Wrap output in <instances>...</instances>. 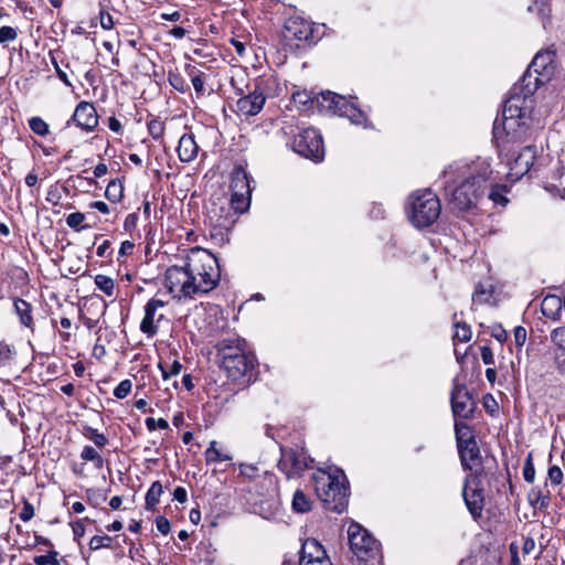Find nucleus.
<instances>
[{
	"instance_id": "37",
	"label": "nucleus",
	"mask_w": 565,
	"mask_h": 565,
	"mask_svg": "<svg viewBox=\"0 0 565 565\" xmlns=\"http://www.w3.org/2000/svg\"><path fill=\"white\" fill-rule=\"evenodd\" d=\"M81 458L84 461H92L97 469L103 468L104 459L99 452L92 446H85L81 452Z\"/></svg>"
},
{
	"instance_id": "12",
	"label": "nucleus",
	"mask_w": 565,
	"mask_h": 565,
	"mask_svg": "<svg viewBox=\"0 0 565 565\" xmlns=\"http://www.w3.org/2000/svg\"><path fill=\"white\" fill-rule=\"evenodd\" d=\"M330 497L319 498L327 509L341 513L348 503V488L345 486V476L342 471H338V481L333 484Z\"/></svg>"
},
{
	"instance_id": "14",
	"label": "nucleus",
	"mask_w": 565,
	"mask_h": 565,
	"mask_svg": "<svg viewBox=\"0 0 565 565\" xmlns=\"http://www.w3.org/2000/svg\"><path fill=\"white\" fill-rule=\"evenodd\" d=\"M463 499L472 516L481 515L483 509V490L479 487L476 476H470L463 487Z\"/></svg>"
},
{
	"instance_id": "39",
	"label": "nucleus",
	"mask_w": 565,
	"mask_h": 565,
	"mask_svg": "<svg viewBox=\"0 0 565 565\" xmlns=\"http://www.w3.org/2000/svg\"><path fill=\"white\" fill-rule=\"evenodd\" d=\"M292 508L295 511L300 512V513H303V512H307L310 510V502L302 491L297 490L294 493Z\"/></svg>"
},
{
	"instance_id": "19",
	"label": "nucleus",
	"mask_w": 565,
	"mask_h": 565,
	"mask_svg": "<svg viewBox=\"0 0 565 565\" xmlns=\"http://www.w3.org/2000/svg\"><path fill=\"white\" fill-rule=\"evenodd\" d=\"M323 546L316 539H307L300 551L299 565H310L311 563L328 559Z\"/></svg>"
},
{
	"instance_id": "46",
	"label": "nucleus",
	"mask_w": 565,
	"mask_h": 565,
	"mask_svg": "<svg viewBox=\"0 0 565 565\" xmlns=\"http://www.w3.org/2000/svg\"><path fill=\"white\" fill-rule=\"evenodd\" d=\"M18 38V31L15 28L4 25L0 28V44H7L15 41Z\"/></svg>"
},
{
	"instance_id": "58",
	"label": "nucleus",
	"mask_w": 565,
	"mask_h": 565,
	"mask_svg": "<svg viewBox=\"0 0 565 565\" xmlns=\"http://www.w3.org/2000/svg\"><path fill=\"white\" fill-rule=\"evenodd\" d=\"M481 360L486 365H491L494 363V355L492 350L489 347L481 348Z\"/></svg>"
},
{
	"instance_id": "27",
	"label": "nucleus",
	"mask_w": 565,
	"mask_h": 565,
	"mask_svg": "<svg viewBox=\"0 0 565 565\" xmlns=\"http://www.w3.org/2000/svg\"><path fill=\"white\" fill-rule=\"evenodd\" d=\"M58 269L63 277H68V275L78 274L82 271L86 265L85 260L77 256L73 258L72 256H62L58 259Z\"/></svg>"
},
{
	"instance_id": "54",
	"label": "nucleus",
	"mask_w": 565,
	"mask_h": 565,
	"mask_svg": "<svg viewBox=\"0 0 565 565\" xmlns=\"http://www.w3.org/2000/svg\"><path fill=\"white\" fill-rule=\"evenodd\" d=\"M146 426L149 430H154L157 427L160 429L169 428L168 422L163 418L156 420L154 418L149 417L146 419Z\"/></svg>"
},
{
	"instance_id": "18",
	"label": "nucleus",
	"mask_w": 565,
	"mask_h": 565,
	"mask_svg": "<svg viewBox=\"0 0 565 565\" xmlns=\"http://www.w3.org/2000/svg\"><path fill=\"white\" fill-rule=\"evenodd\" d=\"M457 448L463 469L476 472L481 469L482 457L477 440Z\"/></svg>"
},
{
	"instance_id": "33",
	"label": "nucleus",
	"mask_w": 565,
	"mask_h": 565,
	"mask_svg": "<svg viewBox=\"0 0 565 565\" xmlns=\"http://www.w3.org/2000/svg\"><path fill=\"white\" fill-rule=\"evenodd\" d=\"M162 492V484L159 481H154L146 494V509L154 510L156 505L159 503Z\"/></svg>"
},
{
	"instance_id": "34",
	"label": "nucleus",
	"mask_w": 565,
	"mask_h": 565,
	"mask_svg": "<svg viewBox=\"0 0 565 565\" xmlns=\"http://www.w3.org/2000/svg\"><path fill=\"white\" fill-rule=\"evenodd\" d=\"M68 192V188L60 186L57 183H54L49 186L45 200L53 205H58L63 198V193L67 195Z\"/></svg>"
},
{
	"instance_id": "26",
	"label": "nucleus",
	"mask_w": 565,
	"mask_h": 565,
	"mask_svg": "<svg viewBox=\"0 0 565 565\" xmlns=\"http://www.w3.org/2000/svg\"><path fill=\"white\" fill-rule=\"evenodd\" d=\"M495 288L491 279L477 284L472 294L473 305H486L494 301Z\"/></svg>"
},
{
	"instance_id": "16",
	"label": "nucleus",
	"mask_w": 565,
	"mask_h": 565,
	"mask_svg": "<svg viewBox=\"0 0 565 565\" xmlns=\"http://www.w3.org/2000/svg\"><path fill=\"white\" fill-rule=\"evenodd\" d=\"M266 97L263 92H258L257 88L243 95L236 103L237 113L243 116H255L264 107Z\"/></svg>"
},
{
	"instance_id": "60",
	"label": "nucleus",
	"mask_w": 565,
	"mask_h": 565,
	"mask_svg": "<svg viewBox=\"0 0 565 565\" xmlns=\"http://www.w3.org/2000/svg\"><path fill=\"white\" fill-rule=\"evenodd\" d=\"M100 25L105 30H110L114 26L113 17L108 12L100 11Z\"/></svg>"
},
{
	"instance_id": "47",
	"label": "nucleus",
	"mask_w": 565,
	"mask_h": 565,
	"mask_svg": "<svg viewBox=\"0 0 565 565\" xmlns=\"http://www.w3.org/2000/svg\"><path fill=\"white\" fill-rule=\"evenodd\" d=\"M168 81L175 90L180 93H185L188 90V85L180 74L169 73Z\"/></svg>"
},
{
	"instance_id": "50",
	"label": "nucleus",
	"mask_w": 565,
	"mask_h": 565,
	"mask_svg": "<svg viewBox=\"0 0 565 565\" xmlns=\"http://www.w3.org/2000/svg\"><path fill=\"white\" fill-rule=\"evenodd\" d=\"M132 383L130 380L121 381L114 390V396L122 399L125 398L131 391Z\"/></svg>"
},
{
	"instance_id": "17",
	"label": "nucleus",
	"mask_w": 565,
	"mask_h": 565,
	"mask_svg": "<svg viewBox=\"0 0 565 565\" xmlns=\"http://www.w3.org/2000/svg\"><path fill=\"white\" fill-rule=\"evenodd\" d=\"M72 118L78 127L86 131H93L98 125L96 109L94 105L88 102H81Z\"/></svg>"
},
{
	"instance_id": "51",
	"label": "nucleus",
	"mask_w": 565,
	"mask_h": 565,
	"mask_svg": "<svg viewBox=\"0 0 565 565\" xmlns=\"http://www.w3.org/2000/svg\"><path fill=\"white\" fill-rule=\"evenodd\" d=\"M159 367L161 370L163 380H168L171 376L178 375L182 370V365L179 361H173L169 369H166L161 363L159 364Z\"/></svg>"
},
{
	"instance_id": "48",
	"label": "nucleus",
	"mask_w": 565,
	"mask_h": 565,
	"mask_svg": "<svg viewBox=\"0 0 565 565\" xmlns=\"http://www.w3.org/2000/svg\"><path fill=\"white\" fill-rule=\"evenodd\" d=\"M111 541H113L111 537L108 535H104V536L95 535L89 541V548L93 551H96L102 547H109Z\"/></svg>"
},
{
	"instance_id": "1",
	"label": "nucleus",
	"mask_w": 565,
	"mask_h": 565,
	"mask_svg": "<svg viewBox=\"0 0 565 565\" xmlns=\"http://www.w3.org/2000/svg\"><path fill=\"white\" fill-rule=\"evenodd\" d=\"M554 57L553 51L539 52L520 82L512 86L503 107L504 128L495 132L503 149L511 148L532 136L534 129L529 121V113H532L533 108V94L553 75Z\"/></svg>"
},
{
	"instance_id": "2",
	"label": "nucleus",
	"mask_w": 565,
	"mask_h": 565,
	"mask_svg": "<svg viewBox=\"0 0 565 565\" xmlns=\"http://www.w3.org/2000/svg\"><path fill=\"white\" fill-rule=\"evenodd\" d=\"M184 265H173L164 273L163 286L173 299H196L220 282L221 273L217 258L210 249H190Z\"/></svg>"
},
{
	"instance_id": "21",
	"label": "nucleus",
	"mask_w": 565,
	"mask_h": 565,
	"mask_svg": "<svg viewBox=\"0 0 565 565\" xmlns=\"http://www.w3.org/2000/svg\"><path fill=\"white\" fill-rule=\"evenodd\" d=\"M338 471L339 470H337L335 473H331L324 470H319L312 475L315 490L318 498L330 497L328 493L331 492L333 484L338 481Z\"/></svg>"
},
{
	"instance_id": "28",
	"label": "nucleus",
	"mask_w": 565,
	"mask_h": 565,
	"mask_svg": "<svg viewBox=\"0 0 565 565\" xmlns=\"http://www.w3.org/2000/svg\"><path fill=\"white\" fill-rule=\"evenodd\" d=\"M13 306L20 323L26 328H33L32 306L20 298L14 300Z\"/></svg>"
},
{
	"instance_id": "22",
	"label": "nucleus",
	"mask_w": 565,
	"mask_h": 565,
	"mask_svg": "<svg viewBox=\"0 0 565 565\" xmlns=\"http://www.w3.org/2000/svg\"><path fill=\"white\" fill-rule=\"evenodd\" d=\"M552 493L547 483L533 487L527 493V501L534 509L546 510L551 505Z\"/></svg>"
},
{
	"instance_id": "10",
	"label": "nucleus",
	"mask_w": 565,
	"mask_h": 565,
	"mask_svg": "<svg viewBox=\"0 0 565 565\" xmlns=\"http://www.w3.org/2000/svg\"><path fill=\"white\" fill-rule=\"evenodd\" d=\"M313 460L303 449H282L278 468L287 478L300 476L306 469L311 467Z\"/></svg>"
},
{
	"instance_id": "45",
	"label": "nucleus",
	"mask_w": 565,
	"mask_h": 565,
	"mask_svg": "<svg viewBox=\"0 0 565 565\" xmlns=\"http://www.w3.org/2000/svg\"><path fill=\"white\" fill-rule=\"evenodd\" d=\"M523 478L526 482L533 483L535 480V468L532 459V455L530 454L527 458L525 459V462L523 465Z\"/></svg>"
},
{
	"instance_id": "63",
	"label": "nucleus",
	"mask_w": 565,
	"mask_h": 565,
	"mask_svg": "<svg viewBox=\"0 0 565 565\" xmlns=\"http://www.w3.org/2000/svg\"><path fill=\"white\" fill-rule=\"evenodd\" d=\"M173 498L180 503H184L188 499L186 490L182 487H177L173 491Z\"/></svg>"
},
{
	"instance_id": "42",
	"label": "nucleus",
	"mask_w": 565,
	"mask_h": 565,
	"mask_svg": "<svg viewBox=\"0 0 565 565\" xmlns=\"http://www.w3.org/2000/svg\"><path fill=\"white\" fill-rule=\"evenodd\" d=\"M33 562L35 565H61L56 551H50L45 555H36L33 557Z\"/></svg>"
},
{
	"instance_id": "57",
	"label": "nucleus",
	"mask_w": 565,
	"mask_h": 565,
	"mask_svg": "<svg viewBox=\"0 0 565 565\" xmlns=\"http://www.w3.org/2000/svg\"><path fill=\"white\" fill-rule=\"evenodd\" d=\"M33 515H34V509H33L32 504L29 502H25L20 512V519L23 522H28L33 518Z\"/></svg>"
},
{
	"instance_id": "9",
	"label": "nucleus",
	"mask_w": 565,
	"mask_h": 565,
	"mask_svg": "<svg viewBox=\"0 0 565 565\" xmlns=\"http://www.w3.org/2000/svg\"><path fill=\"white\" fill-rule=\"evenodd\" d=\"M290 146L295 152L315 162L322 161L324 157L322 137L313 128L301 130L295 135Z\"/></svg>"
},
{
	"instance_id": "55",
	"label": "nucleus",
	"mask_w": 565,
	"mask_h": 565,
	"mask_svg": "<svg viewBox=\"0 0 565 565\" xmlns=\"http://www.w3.org/2000/svg\"><path fill=\"white\" fill-rule=\"evenodd\" d=\"M526 341V329L522 326H518L514 329V343L516 347H523Z\"/></svg>"
},
{
	"instance_id": "53",
	"label": "nucleus",
	"mask_w": 565,
	"mask_h": 565,
	"mask_svg": "<svg viewBox=\"0 0 565 565\" xmlns=\"http://www.w3.org/2000/svg\"><path fill=\"white\" fill-rule=\"evenodd\" d=\"M239 472L248 480H253L254 478H256L258 469L253 465L243 463L239 466Z\"/></svg>"
},
{
	"instance_id": "3",
	"label": "nucleus",
	"mask_w": 565,
	"mask_h": 565,
	"mask_svg": "<svg viewBox=\"0 0 565 565\" xmlns=\"http://www.w3.org/2000/svg\"><path fill=\"white\" fill-rule=\"evenodd\" d=\"M445 190L450 195L449 204L454 210L470 211L483 199L491 185L490 159L478 157L471 161L449 164L444 170Z\"/></svg>"
},
{
	"instance_id": "32",
	"label": "nucleus",
	"mask_w": 565,
	"mask_h": 565,
	"mask_svg": "<svg viewBox=\"0 0 565 565\" xmlns=\"http://www.w3.org/2000/svg\"><path fill=\"white\" fill-rule=\"evenodd\" d=\"M252 194L231 192V207L236 213H244L249 209Z\"/></svg>"
},
{
	"instance_id": "41",
	"label": "nucleus",
	"mask_w": 565,
	"mask_h": 565,
	"mask_svg": "<svg viewBox=\"0 0 565 565\" xmlns=\"http://www.w3.org/2000/svg\"><path fill=\"white\" fill-rule=\"evenodd\" d=\"M30 129L38 136L45 137L49 135V125L41 117H32L29 119Z\"/></svg>"
},
{
	"instance_id": "56",
	"label": "nucleus",
	"mask_w": 565,
	"mask_h": 565,
	"mask_svg": "<svg viewBox=\"0 0 565 565\" xmlns=\"http://www.w3.org/2000/svg\"><path fill=\"white\" fill-rule=\"evenodd\" d=\"M156 526L163 535H167L171 529L169 520L161 515L156 519Z\"/></svg>"
},
{
	"instance_id": "20",
	"label": "nucleus",
	"mask_w": 565,
	"mask_h": 565,
	"mask_svg": "<svg viewBox=\"0 0 565 565\" xmlns=\"http://www.w3.org/2000/svg\"><path fill=\"white\" fill-rule=\"evenodd\" d=\"M550 340L556 349L554 358L556 369L565 375V326L553 329L550 333Z\"/></svg>"
},
{
	"instance_id": "59",
	"label": "nucleus",
	"mask_w": 565,
	"mask_h": 565,
	"mask_svg": "<svg viewBox=\"0 0 565 565\" xmlns=\"http://www.w3.org/2000/svg\"><path fill=\"white\" fill-rule=\"evenodd\" d=\"M52 63L54 65V68L56 71V74H57V77L66 85V86H72V83L71 81L68 79V76L67 74L60 67V65L57 64L56 60L53 57L52 58Z\"/></svg>"
},
{
	"instance_id": "7",
	"label": "nucleus",
	"mask_w": 565,
	"mask_h": 565,
	"mask_svg": "<svg viewBox=\"0 0 565 565\" xmlns=\"http://www.w3.org/2000/svg\"><path fill=\"white\" fill-rule=\"evenodd\" d=\"M319 109L347 117L352 124L371 128L372 125L366 115L354 103L349 102L344 96L333 92L321 93L317 97Z\"/></svg>"
},
{
	"instance_id": "8",
	"label": "nucleus",
	"mask_w": 565,
	"mask_h": 565,
	"mask_svg": "<svg viewBox=\"0 0 565 565\" xmlns=\"http://www.w3.org/2000/svg\"><path fill=\"white\" fill-rule=\"evenodd\" d=\"M350 548L361 562L375 561L380 555L377 541L360 524L352 523L348 529Z\"/></svg>"
},
{
	"instance_id": "6",
	"label": "nucleus",
	"mask_w": 565,
	"mask_h": 565,
	"mask_svg": "<svg viewBox=\"0 0 565 565\" xmlns=\"http://www.w3.org/2000/svg\"><path fill=\"white\" fill-rule=\"evenodd\" d=\"M409 221L418 228L434 224L441 211L438 196L430 190L416 191L409 196Z\"/></svg>"
},
{
	"instance_id": "44",
	"label": "nucleus",
	"mask_w": 565,
	"mask_h": 565,
	"mask_svg": "<svg viewBox=\"0 0 565 565\" xmlns=\"http://www.w3.org/2000/svg\"><path fill=\"white\" fill-rule=\"evenodd\" d=\"M455 339L460 342H468L471 339V329L467 323L455 322Z\"/></svg>"
},
{
	"instance_id": "29",
	"label": "nucleus",
	"mask_w": 565,
	"mask_h": 565,
	"mask_svg": "<svg viewBox=\"0 0 565 565\" xmlns=\"http://www.w3.org/2000/svg\"><path fill=\"white\" fill-rule=\"evenodd\" d=\"M185 71L191 78V83L198 96L205 94V75L194 66L186 65Z\"/></svg>"
},
{
	"instance_id": "49",
	"label": "nucleus",
	"mask_w": 565,
	"mask_h": 565,
	"mask_svg": "<svg viewBox=\"0 0 565 565\" xmlns=\"http://www.w3.org/2000/svg\"><path fill=\"white\" fill-rule=\"evenodd\" d=\"M547 479L552 486H558L563 482L564 475L558 466H551L547 470Z\"/></svg>"
},
{
	"instance_id": "24",
	"label": "nucleus",
	"mask_w": 565,
	"mask_h": 565,
	"mask_svg": "<svg viewBox=\"0 0 565 565\" xmlns=\"http://www.w3.org/2000/svg\"><path fill=\"white\" fill-rule=\"evenodd\" d=\"M563 306L564 302H562L561 297L556 295H547L541 303V311L545 318L552 321H559L562 318Z\"/></svg>"
},
{
	"instance_id": "64",
	"label": "nucleus",
	"mask_w": 565,
	"mask_h": 565,
	"mask_svg": "<svg viewBox=\"0 0 565 565\" xmlns=\"http://www.w3.org/2000/svg\"><path fill=\"white\" fill-rule=\"evenodd\" d=\"M294 100L302 106H307L308 103H312L311 98L306 93L294 94Z\"/></svg>"
},
{
	"instance_id": "15",
	"label": "nucleus",
	"mask_w": 565,
	"mask_h": 565,
	"mask_svg": "<svg viewBox=\"0 0 565 565\" xmlns=\"http://www.w3.org/2000/svg\"><path fill=\"white\" fill-rule=\"evenodd\" d=\"M312 28L310 22L300 18H289L284 26V38L286 41L307 42L312 39Z\"/></svg>"
},
{
	"instance_id": "36",
	"label": "nucleus",
	"mask_w": 565,
	"mask_h": 565,
	"mask_svg": "<svg viewBox=\"0 0 565 565\" xmlns=\"http://www.w3.org/2000/svg\"><path fill=\"white\" fill-rule=\"evenodd\" d=\"M149 135L154 139H162L166 130V122L157 117H151L147 122Z\"/></svg>"
},
{
	"instance_id": "5",
	"label": "nucleus",
	"mask_w": 565,
	"mask_h": 565,
	"mask_svg": "<svg viewBox=\"0 0 565 565\" xmlns=\"http://www.w3.org/2000/svg\"><path fill=\"white\" fill-rule=\"evenodd\" d=\"M221 367L230 381L247 384L252 381L255 359L246 352L245 341L239 338L224 339L217 345Z\"/></svg>"
},
{
	"instance_id": "40",
	"label": "nucleus",
	"mask_w": 565,
	"mask_h": 565,
	"mask_svg": "<svg viewBox=\"0 0 565 565\" xmlns=\"http://www.w3.org/2000/svg\"><path fill=\"white\" fill-rule=\"evenodd\" d=\"M95 284L98 287L99 290L105 292L108 297H111L114 295V280L105 275H97L95 277Z\"/></svg>"
},
{
	"instance_id": "23",
	"label": "nucleus",
	"mask_w": 565,
	"mask_h": 565,
	"mask_svg": "<svg viewBox=\"0 0 565 565\" xmlns=\"http://www.w3.org/2000/svg\"><path fill=\"white\" fill-rule=\"evenodd\" d=\"M177 152L181 162L188 163L193 161L199 152V146L194 140V136L191 134H184L181 136L179 139Z\"/></svg>"
},
{
	"instance_id": "4",
	"label": "nucleus",
	"mask_w": 565,
	"mask_h": 565,
	"mask_svg": "<svg viewBox=\"0 0 565 565\" xmlns=\"http://www.w3.org/2000/svg\"><path fill=\"white\" fill-rule=\"evenodd\" d=\"M529 121L534 129L532 136L527 140H524L508 149H503L500 146V140L495 135L497 130L502 131L504 128V115L502 114L501 125H499L497 121L493 125V138L497 143L499 156L507 160V166L509 168L507 177L511 182L518 181L529 172L539 152L537 147L533 141L543 126L541 125L540 120H536L532 117V113H529Z\"/></svg>"
},
{
	"instance_id": "11",
	"label": "nucleus",
	"mask_w": 565,
	"mask_h": 565,
	"mask_svg": "<svg viewBox=\"0 0 565 565\" xmlns=\"http://www.w3.org/2000/svg\"><path fill=\"white\" fill-rule=\"evenodd\" d=\"M166 306L163 300L152 298L145 306V316L140 323V330L148 337H153L158 331V324L163 319L160 310Z\"/></svg>"
},
{
	"instance_id": "30",
	"label": "nucleus",
	"mask_w": 565,
	"mask_h": 565,
	"mask_svg": "<svg viewBox=\"0 0 565 565\" xmlns=\"http://www.w3.org/2000/svg\"><path fill=\"white\" fill-rule=\"evenodd\" d=\"M204 456L207 463L231 461L233 459L231 454L223 452L221 449L217 448V443L215 440H212L210 443V446L205 450Z\"/></svg>"
},
{
	"instance_id": "62",
	"label": "nucleus",
	"mask_w": 565,
	"mask_h": 565,
	"mask_svg": "<svg viewBox=\"0 0 565 565\" xmlns=\"http://www.w3.org/2000/svg\"><path fill=\"white\" fill-rule=\"evenodd\" d=\"M12 356V351L9 345L0 344V363L8 362Z\"/></svg>"
},
{
	"instance_id": "25",
	"label": "nucleus",
	"mask_w": 565,
	"mask_h": 565,
	"mask_svg": "<svg viewBox=\"0 0 565 565\" xmlns=\"http://www.w3.org/2000/svg\"><path fill=\"white\" fill-rule=\"evenodd\" d=\"M231 192L252 194L249 175L242 167H235L231 175Z\"/></svg>"
},
{
	"instance_id": "43",
	"label": "nucleus",
	"mask_w": 565,
	"mask_h": 565,
	"mask_svg": "<svg viewBox=\"0 0 565 565\" xmlns=\"http://www.w3.org/2000/svg\"><path fill=\"white\" fill-rule=\"evenodd\" d=\"M84 436L100 448L106 446L108 443L107 436L102 433H98V430L93 427H87L85 429Z\"/></svg>"
},
{
	"instance_id": "35",
	"label": "nucleus",
	"mask_w": 565,
	"mask_h": 565,
	"mask_svg": "<svg viewBox=\"0 0 565 565\" xmlns=\"http://www.w3.org/2000/svg\"><path fill=\"white\" fill-rule=\"evenodd\" d=\"M105 195L111 202H119L124 196L122 183L119 180L110 181L106 188Z\"/></svg>"
},
{
	"instance_id": "52",
	"label": "nucleus",
	"mask_w": 565,
	"mask_h": 565,
	"mask_svg": "<svg viewBox=\"0 0 565 565\" xmlns=\"http://www.w3.org/2000/svg\"><path fill=\"white\" fill-rule=\"evenodd\" d=\"M503 189L492 188L489 191L488 199L493 202L494 205L505 206L509 200L502 193Z\"/></svg>"
},
{
	"instance_id": "61",
	"label": "nucleus",
	"mask_w": 565,
	"mask_h": 565,
	"mask_svg": "<svg viewBox=\"0 0 565 565\" xmlns=\"http://www.w3.org/2000/svg\"><path fill=\"white\" fill-rule=\"evenodd\" d=\"M491 335L493 338H495L501 343L507 341V339H508L507 331L502 327H500V326L493 328V330L491 332Z\"/></svg>"
},
{
	"instance_id": "13",
	"label": "nucleus",
	"mask_w": 565,
	"mask_h": 565,
	"mask_svg": "<svg viewBox=\"0 0 565 565\" xmlns=\"http://www.w3.org/2000/svg\"><path fill=\"white\" fill-rule=\"evenodd\" d=\"M451 409L455 418L468 419L475 411V403L470 393L463 387L456 385L451 393Z\"/></svg>"
},
{
	"instance_id": "31",
	"label": "nucleus",
	"mask_w": 565,
	"mask_h": 565,
	"mask_svg": "<svg viewBox=\"0 0 565 565\" xmlns=\"http://www.w3.org/2000/svg\"><path fill=\"white\" fill-rule=\"evenodd\" d=\"M455 435L457 447L476 441L469 425L463 422H455Z\"/></svg>"
},
{
	"instance_id": "38",
	"label": "nucleus",
	"mask_w": 565,
	"mask_h": 565,
	"mask_svg": "<svg viewBox=\"0 0 565 565\" xmlns=\"http://www.w3.org/2000/svg\"><path fill=\"white\" fill-rule=\"evenodd\" d=\"M86 218V214L81 212H74L66 216V224L68 227L75 231H81L88 227V225L85 223Z\"/></svg>"
}]
</instances>
